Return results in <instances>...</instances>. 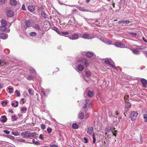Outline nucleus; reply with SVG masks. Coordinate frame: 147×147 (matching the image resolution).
<instances>
[{
    "instance_id": "nucleus-64",
    "label": "nucleus",
    "mask_w": 147,
    "mask_h": 147,
    "mask_svg": "<svg viewBox=\"0 0 147 147\" xmlns=\"http://www.w3.org/2000/svg\"><path fill=\"white\" fill-rule=\"evenodd\" d=\"M50 147H57V146L55 145H53L51 146Z\"/></svg>"
},
{
    "instance_id": "nucleus-1",
    "label": "nucleus",
    "mask_w": 147,
    "mask_h": 147,
    "mask_svg": "<svg viewBox=\"0 0 147 147\" xmlns=\"http://www.w3.org/2000/svg\"><path fill=\"white\" fill-rule=\"evenodd\" d=\"M21 135L24 136L23 138H27L29 137H33L36 136L35 133H31L29 131H26L21 133Z\"/></svg>"
},
{
    "instance_id": "nucleus-35",
    "label": "nucleus",
    "mask_w": 147,
    "mask_h": 147,
    "mask_svg": "<svg viewBox=\"0 0 147 147\" xmlns=\"http://www.w3.org/2000/svg\"><path fill=\"white\" fill-rule=\"evenodd\" d=\"M105 42L107 44L111 45L112 44V42L110 40H105Z\"/></svg>"
},
{
    "instance_id": "nucleus-19",
    "label": "nucleus",
    "mask_w": 147,
    "mask_h": 147,
    "mask_svg": "<svg viewBox=\"0 0 147 147\" xmlns=\"http://www.w3.org/2000/svg\"><path fill=\"white\" fill-rule=\"evenodd\" d=\"M10 3L12 5H15L17 4V1L16 0H10Z\"/></svg>"
},
{
    "instance_id": "nucleus-15",
    "label": "nucleus",
    "mask_w": 147,
    "mask_h": 147,
    "mask_svg": "<svg viewBox=\"0 0 147 147\" xmlns=\"http://www.w3.org/2000/svg\"><path fill=\"white\" fill-rule=\"evenodd\" d=\"M141 82L143 86L145 88H146V85L147 84V81L144 79H142L141 80Z\"/></svg>"
},
{
    "instance_id": "nucleus-5",
    "label": "nucleus",
    "mask_w": 147,
    "mask_h": 147,
    "mask_svg": "<svg viewBox=\"0 0 147 147\" xmlns=\"http://www.w3.org/2000/svg\"><path fill=\"white\" fill-rule=\"evenodd\" d=\"M126 96H125L124 97V99L125 100V101L126 102H127V103H126V104L125 106V109H127L131 106V105H130V103L129 102H127L128 100H127V98H126L127 97H129V95H126Z\"/></svg>"
},
{
    "instance_id": "nucleus-9",
    "label": "nucleus",
    "mask_w": 147,
    "mask_h": 147,
    "mask_svg": "<svg viewBox=\"0 0 147 147\" xmlns=\"http://www.w3.org/2000/svg\"><path fill=\"white\" fill-rule=\"evenodd\" d=\"M31 26V24L30 21L27 20L25 22V25L24 26V27L25 29H26L27 28Z\"/></svg>"
},
{
    "instance_id": "nucleus-14",
    "label": "nucleus",
    "mask_w": 147,
    "mask_h": 147,
    "mask_svg": "<svg viewBox=\"0 0 147 147\" xmlns=\"http://www.w3.org/2000/svg\"><path fill=\"white\" fill-rule=\"evenodd\" d=\"M33 27L34 28H35L38 31H40L41 30L39 25L38 24H35L33 26Z\"/></svg>"
},
{
    "instance_id": "nucleus-21",
    "label": "nucleus",
    "mask_w": 147,
    "mask_h": 147,
    "mask_svg": "<svg viewBox=\"0 0 147 147\" xmlns=\"http://www.w3.org/2000/svg\"><path fill=\"white\" fill-rule=\"evenodd\" d=\"M94 95V93L93 92L89 91L88 93V96L90 98L92 97Z\"/></svg>"
},
{
    "instance_id": "nucleus-27",
    "label": "nucleus",
    "mask_w": 147,
    "mask_h": 147,
    "mask_svg": "<svg viewBox=\"0 0 147 147\" xmlns=\"http://www.w3.org/2000/svg\"><path fill=\"white\" fill-rule=\"evenodd\" d=\"M27 110L26 107H23L21 108V112L23 113H25Z\"/></svg>"
},
{
    "instance_id": "nucleus-28",
    "label": "nucleus",
    "mask_w": 147,
    "mask_h": 147,
    "mask_svg": "<svg viewBox=\"0 0 147 147\" xmlns=\"http://www.w3.org/2000/svg\"><path fill=\"white\" fill-rule=\"evenodd\" d=\"M42 16L44 18H46L47 17V16L46 14V13L44 11H42L41 13Z\"/></svg>"
},
{
    "instance_id": "nucleus-60",
    "label": "nucleus",
    "mask_w": 147,
    "mask_h": 147,
    "mask_svg": "<svg viewBox=\"0 0 147 147\" xmlns=\"http://www.w3.org/2000/svg\"><path fill=\"white\" fill-rule=\"evenodd\" d=\"M143 54L146 56L147 58V51H144L143 52Z\"/></svg>"
},
{
    "instance_id": "nucleus-43",
    "label": "nucleus",
    "mask_w": 147,
    "mask_h": 147,
    "mask_svg": "<svg viewBox=\"0 0 147 147\" xmlns=\"http://www.w3.org/2000/svg\"><path fill=\"white\" fill-rule=\"evenodd\" d=\"M47 131L48 133L50 134L52 131V129L50 127H48L47 129Z\"/></svg>"
},
{
    "instance_id": "nucleus-8",
    "label": "nucleus",
    "mask_w": 147,
    "mask_h": 147,
    "mask_svg": "<svg viewBox=\"0 0 147 147\" xmlns=\"http://www.w3.org/2000/svg\"><path fill=\"white\" fill-rule=\"evenodd\" d=\"M8 36V35L7 34L4 33L3 32L1 33L0 34V37L3 39H5L7 38Z\"/></svg>"
},
{
    "instance_id": "nucleus-37",
    "label": "nucleus",
    "mask_w": 147,
    "mask_h": 147,
    "mask_svg": "<svg viewBox=\"0 0 147 147\" xmlns=\"http://www.w3.org/2000/svg\"><path fill=\"white\" fill-rule=\"evenodd\" d=\"M72 127L73 128L76 129L78 128V125L76 123H74L72 125Z\"/></svg>"
},
{
    "instance_id": "nucleus-18",
    "label": "nucleus",
    "mask_w": 147,
    "mask_h": 147,
    "mask_svg": "<svg viewBox=\"0 0 147 147\" xmlns=\"http://www.w3.org/2000/svg\"><path fill=\"white\" fill-rule=\"evenodd\" d=\"M7 28L6 26L3 25L1 26L0 27V30L2 32H4L6 30Z\"/></svg>"
},
{
    "instance_id": "nucleus-57",
    "label": "nucleus",
    "mask_w": 147,
    "mask_h": 147,
    "mask_svg": "<svg viewBox=\"0 0 147 147\" xmlns=\"http://www.w3.org/2000/svg\"><path fill=\"white\" fill-rule=\"evenodd\" d=\"M39 138L41 140H43L44 138L42 134H40V135Z\"/></svg>"
},
{
    "instance_id": "nucleus-29",
    "label": "nucleus",
    "mask_w": 147,
    "mask_h": 147,
    "mask_svg": "<svg viewBox=\"0 0 147 147\" xmlns=\"http://www.w3.org/2000/svg\"><path fill=\"white\" fill-rule=\"evenodd\" d=\"M86 59L83 58H81L79 59V62L81 63H84L86 62Z\"/></svg>"
},
{
    "instance_id": "nucleus-31",
    "label": "nucleus",
    "mask_w": 147,
    "mask_h": 147,
    "mask_svg": "<svg viewBox=\"0 0 147 147\" xmlns=\"http://www.w3.org/2000/svg\"><path fill=\"white\" fill-rule=\"evenodd\" d=\"M33 77L32 76H28L27 77V79L28 80H32L33 79Z\"/></svg>"
},
{
    "instance_id": "nucleus-54",
    "label": "nucleus",
    "mask_w": 147,
    "mask_h": 147,
    "mask_svg": "<svg viewBox=\"0 0 147 147\" xmlns=\"http://www.w3.org/2000/svg\"><path fill=\"white\" fill-rule=\"evenodd\" d=\"M3 132L7 134H9L10 133V131H9L5 130L3 131Z\"/></svg>"
},
{
    "instance_id": "nucleus-59",
    "label": "nucleus",
    "mask_w": 147,
    "mask_h": 147,
    "mask_svg": "<svg viewBox=\"0 0 147 147\" xmlns=\"http://www.w3.org/2000/svg\"><path fill=\"white\" fill-rule=\"evenodd\" d=\"M130 34L134 36H136L137 35L136 33L135 32H131L130 33Z\"/></svg>"
},
{
    "instance_id": "nucleus-30",
    "label": "nucleus",
    "mask_w": 147,
    "mask_h": 147,
    "mask_svg": "<svg viewBox=\"0 0 147 147\" xmlns=\"http://www.w3.org/2000/svg\"><path fill=\"white\" fill-rule=\"evenodd\" d=\"M5 136L7 138L11 139V140L14 139V137L10 135H5Z\"/></svg>"
},
{
    "instance_id": "nucleus-52",
    "label": "nucleus",
    "mask_w": 147,
    "mask_h": 147,
    "mask_svg": "<svg viewBox=\"0 0 147 147\" xmlns=\"http://www.w3.org/2000/svg\"><path fill=\"white\" fill-rule=\"evenodd\" d=\"M84 140L85 143H87L88 142V140L85 137L84 138Z\"/></svg>"
},
{
    "instance_id": "nucleus-33",
    "label": "nucleus",
    "mask_w": 147,
    "mask_h": 147,
    "mask_svg": "<svg viewBox=\"0 0 147 147\" xmlns=\"http://www.w3.org/2000/svg\"><path fill=\"white\" fill-rule=\"evenodd\" d=\"M74 20H75L74 18V17L72 18H71L70 20L69 21L68 23L70 24H71L72 23H74V22H72V21H74Z\"/></svg>"
},
{
    "instance_id": "nucleus-2",
    "label": "nucleus",
    "mask_w": 147,
    "mask_h": 147,
    "mask_svg": "<svg viewBox=\"0 0 147 147\" xmlns=\"http://www.w3.org/2000/svg\"><path fill=\"white\" fill-rule=\"evenodd\" d=\"M5 12L7 16L9 17H11L14 15V12L10 8H7L5 9Z\"/></svg>"
},
{
    "instance_id": "nucleus-45",
    "label": "nucleus",
    "mask_w": 147,
    "mask_h": 147,
    "mask_svg": "<svg viewBox=\"0 0 147 147\" xmlns=\"http://www.w3.org/2000/svg\"><path fill=\"white\" fill-rule=\"evenodd\" d=\"M12 133H13V135H14V136H18L19 135V133L17 131H16L15 132H12Z\"/></svg>"
},
{
    "instance_id": "nucleus-13",
    "label": "nucleus",
    "mask_w": 147,
    "mask_h": 147,
    "mask_svg": "<svg viewBox=\"0 0 147 147\" xmlns=\"http://www.w3.org/2000/svg\"><path fill=\"white\" fill-rule=\"evenodd\" d=\"M0 121L2 123L5 122L7 121V118L5 115L2 116L0 118Z\"/></svg>"
},
{
    "instance_id": "nucleus-61",
    "label": "nucleus",
    "mask_w": 147,
    "mask_h": 147,
    "mask_svg": "<svg viewBox=\"0 0 147 147\" xmlns=\"http://www.w3.org/2000/svg\"><path fill=\"white\" fill-rule=\"evenodd\" d=\"M16 104L14 105V107H17L18 106V101H16Z\"/></svg>"
},
{
    "instance_id": "nucleus-32",
    "label": "nucleus",
    "mask_w": 147,
    "mask_h": 147,
    "mask_svg": "<svg viewBox=\"0 0 147 147\" xmlns=\"http://www.w3.org/2000/svg\"><path fill=\"white\" fill-rule=\"evenodd\" d=\"M15 95L17 97L20 96V93L18 90H16L15 92Z\"/></svg>"
},
{
    "instance_id": "nucleus-41",
    "label": "nucleus",
    "mask_w": 147,
    "mask_h": 147,
    "mask_svg": "<svg viewBox=\"0 0 147 147\" xmlns=\"http://www.w3.org/2000/svg\"><path fill=\"white\" fill-rule=\"evenodd\" d=\"M8 89L9 90V92L10 93H11L13 92V89L12 88H8Z\"/></svg>"
},
{
    "instance_id": "nucleus-58",
    "label": "nucleus",
    "mask_w": 147,
    "mask_h": 147,
    "mask_svg": "<svg viewBox=\"0 0 147 147\" xmlns=\"http://www.w3.org/2000/svg\"><path fill=\"white\" fill-rule=\"evenodd\" d=\"M54 30L56 31V32H57L58 33V32H59V31H58V28L55 27L54 28Z\"/></svg>"
},
{
    "instance_id": "nucleus-34",
    "label": "nucleus",
    "mask_w": 147,
    "mask_h": 147,
    "mask_svg": "<svg viewBox=\"0 0 147 147\" xmlns=\"http://www.w3.org/2000/svg\"><path fill=\"white\" fill-rule=\"evenodd\" d=\"M86 74L88 77L90 76L91 75V72L89 71H87L86 72Z\"/></svg>"
},
{
    "instance_id": "nucleus-3",
    "label": "nucleus",
    "mask_w": 147,
    "mask_h": 147,
    "mask_svg": "<svg viewBox=\"0 0 147 147\" xmlns=\"http://www.w3.org/2000/svg\"><path fill=\"white\" fill-rule=\"evenodd\" d=\"M105 63L111 66L112 67H113L114 68V69H117L116 67L114 65H113V60H112L111 59H107L105 60Z\"/></svg>"
},
{
    "instance_id": "nucleus-50",
    "label": "nucleus",
    "mask_w": 147,
    "mask_h": 147,
    "mask_svg": "<svg viewBox=\"0 0 147 147\" xmlns=\"http://www.w3.org/2000/svg\"><path fill=\"white\" fill-rule=\"evenodd\" d=\"M88 105V102H86L85 104H84V106L83 107V108L84 109H86Z\"/></svg>"
},
{
    "instance_id": "nucleus-51",
    "label": "nucleus",
    "mask_w": 147,
    "mask_h": 147,
    "mask_svg": "<svg viewBox=\"0 0 147 147\" xmlns=\"http://www.w3.org/2000/svg\"><path fill=\"white\" fill-rule=\"evenodd\" d=\"M22 10H26V8L24 4L22 5Z\"/></svg>"
},
{
    "instance_id": "nucleus-11",
    "label": "nucleus",
    "mask_w": 147,
    "mask_h": 147,
    "mask_svg": "<svg viewBox=\"0 0 147 147\" xmlns=\"http://www.w3.org/2000/svg\"><path fill=\"white\" fill-rule=\"evenodd\" d=\"M35 7L33 5H30L28 6V9L30 12H32L35 10Z\"/></svg>"
},
{
    "instance_id": "nucleus-24",
    "label": "nucleus",
    "mask_w": 147,
    "mask_h": 147,
    "mask_svg": "<svg viewBox=\"0 0 147 147\" xmlns=\"http://www.w3.org/2000/svg\"><path fill=\"white\" fill-rule=\"evenodd\" d=\"M7 63L3 60H0V67L6 64Z\"/></svg>"
},
{
    "instance_id": "nucleus-55",
    "label": "nucleus",
    "mask_w": 147,
    "mask_h": 147,
    "mask_svg": "<svg viewBox=\"0 0 147 147\" xmlns=\"http://www.w3.org/2000/svg\"><path fill=\"white\" fill-rule=\"evenodd\" d=\"M18 140L20 142H24L25 141V140L23 139H18Z\"/></svg>"
},
{
    "instance_id": "nucleus-22",
    "label": "nucleus",
    "mask_w": 147,
    "mask_h": 147,
    "mask_svg": "<svg viewBox=\"0 0 147 147\" xmlns=\"http://www.w3.org/2000/svg\"><path fill=\"white\" fill-rule=\"evenodd\" d=\"M1 26L3 25L4 26H6V22L4 19H2L1 21Z\"/></svg>"
},
{
    "instance_id": "nucleus-7",
    "label": "nucleus",
    "mask_w": 147,
    "mask_h": 147,
    "mask_svg": "<svg viewBox=\"0 0 147 147\" xmlns=\"http://www.w3.org/2000/svg\"><path fill=\"white\" fill-rule=\"evenodd\" d=\"M80 37L85 39H89L92 38L90 36V35L88 34H81Z\"/></svg>"
},
{
    "instance_id": "nucleus-48",
    "label": "nucleus",
    "mask_w": 147,
    "mask_h": 147,
    "mask_svg": "<svg viewBox=\"0 0 147 147\" xmlns=\"http://www.w3.org/2000/svg\"><path fill=\"white\" fill-rule=\"evenodd\" d=\"M28 91L29 94L30 95H33V93L32 91L30 89H29L28 90Z\"/></svg>"
},
{
    "instance_id": "nucleus-10",
    "label": "nucleus",
    "mask_w": 147,
    "mask_h": 147,
    "mask_svg": "<svg viewBox=\"0 0 147 147\" xmlns=\"http://www.w3.org/2000/svg\"><path fill=\"white\" fill-rule=\"evenodd\" d=\"M94 132V128L93 127H88L87 132L88 134L91 135Z\"/></svg>"
},
{
    "instance_id": "nucleus-62",
    "label": "nucleus",
    "mask_w": 147,
    "mask_h": 147,
    "mask_svg": "<svg viewBox=\"0 0 147 147\" xmlns=\"http://www.w3.org/2000/svg\"><path fill=\"white\" fill-rule=\"evenodd\" d=\"M143 40L145 42H147V40L145 39V38L144 37L142 38Z\"/></svg>"
},
{
    "instance_id": "nucleus-53",
    "label": "nucleus",
    "mask_w": 147,
    "mask_h": 147,
    "mask_svg": "<svg viewBox=\"0 0 147 147\" xmlns=\"http://www.w3.org/2000/svg\"><path fill=\"white\" fill-rule=\"evenodd\" d=\"M5 2V0H0V5L4 4Z\"/></svg>"
},
{
    "instance_id": "nucleus-40",
    "label": "nucleus",
    "mask_w": 147,
    "mask_h": 147,
    "mask_svg": "<svg viewBox=\"0 0 147 147\" xmlns=\"http://www.w3.org/2000/svg\"><path fill=\"white\" fill-rule=\"evenodd\" d=\"M130 22V21L128 20H123V23H125L126 24H128Z\"/></svg>"
},
{
    "instance_id": "nucleus-4",
    "label": "nucleus",
    "mask_w": 147,
    "mask_h": 147,
    "mask_svg": "<svg viewBox=\"0 0 147 147\" xmlns=\"http://www.w3.org/2000/svg\"><path fill=\"white\" fill-rule=\"evenodd\" d=\"M138 113L136 112L133 111L131 114V118L132 121L135 120L138 115Z\"/></svg>"
},
{
    "instance_id": "nucleus-25",
    "label": "nucleus",
    "mask_w": 147,
    "mask_h": 147,
    "mask_svg": "<svg viewBox=\"0 0 147 147\" xmlns=\"http://www.w3.org/2000/svg\"><path fill=\"white\" fill-rule=\"evenodd\" d=\"M58 34L60 35L64 36V35H67L69 34V33L67 32H59Z\"/></svg>"
},
{
    "instance_id": "nucleus-26",
    "label": "nucleus",
    "mask_w": 147,
    "mask_h": 147,
    "mask_svg": "<svg viewBox=\"0 0 147 147\" xmlns=\"http://www.w3.org/2000/svg\"><path fill=\"white\" fill-rule=\"evenodd\" d=\"M30 72L31 73H34V75L36 74V73L35 70L33 68H31L29 69Z\"/></svg>"
},
{
    "instance_id": "nucleus-44",
    "label": "nucleus",
    "mask_w": 147,
    "mask_h": 147,
    "mask_svg": "<svg viewBox=\"0 0 147 147\" xmlns=\"http://www.w3.org/2000/svg\"><path fill=\"white\" fill-rule=\"evenodd\" d=\"M93 142L94 143H95L96 142V139L95 137V135L94 133L93 134Z\"/></svg>"
},
{
    "instance_id": "nucleus-38",
    "label": "nucleus",
    "mask_w": 147,
    "mask_h": 147,
    "mask_svg": "<svg viewBox=\"0 0 147 147\" xmlns=\"http://www.w3.org/2000/svg\"><path fill=\"white\" fill-rule=\"evenodd\" d=\"M144 118L145 119L144 122H147V114H144Z\"/></svg>"
},
{
    "instance_id": "nucleus-20",
    "label": "nucleus",
    "mask_w": 147,
    "mask_h": 147,
    "mask_svg": "<svg viewBox=\"0 0 147 147\" xmlns=\"http://www.w3.org/2000/svg\"><path fill=\"white\" fill-rule=\"evenodd\" d=\"M84 69L83 66L81 64L78 65V69L80 71H82Z\"/></svg>"
},
{
    "instance_id": "nucleus-6",
    "label": "nucleus",
    "mask_w": 147,
    "mask_h": 147,
    "mask_svg": "<svg viewBox=\"0 0 147 147\" xmlns=\"http://www.w3.org/2000/svg\"><path fill=\"white\" fill-rule=\"evenodd\" d=\"M115 45L116 47L120 48L125 47V45L124 43L121 42H116Z\"/></svg>"
},
{
    "instance_id": "nucleus-39",
    "label": "nucleus",
    "mask_w": 147,
    "mask_h": 147,
    "mask_svg": "<svg viewBox=\"0 0 147 147\" xmlns=\"http://www.w3.org/2000/svg\"><path fill=\"white\" fill-rule=\"evenodd\" d=\"M32 142H33L36 144L37 145H39V142L37 141H36L34 139H33L32 140Z\"/></svg>"
},
{
    "instance_id": "nucleus-42",
    "label": "nucleus",
    "mask_w": 147,
    "mask_h": 147,
    "mask_svg": "<svg viewBox=\"0 0 147 147\" xmlns=\"http://www.w3.org/2000/svg\"><path fill=\"white\" fill-rule=\"evenodd\" d=\"M115 129V127H110V129H109V131H108V132L111 131H113V130H114Z\"/></svg>"
},
{
    "instance_id": "nucleus-56",
    "label": "nucleus",
    "mask_w": 147,
    "mask_h": 147,
    "mask_svg": "<svg viewBox=\"0 0 147 147\" xmlns=\"http://www.w3.org/2000/svg\"><path fill=\"white\" fill-rule=\"evenodd\" d=\"M12 119L14 121H16L17 120V118L16 116L14 115L12 116Z\"/></svg>"
},
{
    "instance_id": "nucleus-47",
    "label": "nucleus",
    "mask_w": 147,
    "mask_h": 147,
    "mask_svg": "<svg viewBox=\"0 0 147 147\" xmlns=\"http://www.w3.org/2000/svg\"><path fill=\"white\" fill-rule=\"evenodd\" d=\"M7 101H3L2 102V104L3 105H5L7 103Z\"/></svg>"
},
{
    "instance_id": "nucleus-49",
    "label": "nucleus",
    "mask_w": 147,
    "mask_h": 147,
    "mask_svg": "<svg viewBox=\"0 0 147 147\" xmlns=\"http://www.w3.org/2000/svg\"><path fill=\"white\" fill-rule=\"evenodd\" d=\"M40 90H41L43 94L45 96L46 95H45V92L44 91V89L43 88H41L40 89Z\"/></svg>"
},
{
    "instance_id": "nucleus-23",
    "label": "nucleus",
    "mask_w": 147,
    "mask_h": 147,
    "mask_svg": "<svg viewBox=\"0 0 147 147\" xmlns=\"http://www.w3.org/2000/svg\"><path fill=\"white\" fill-rule=\"evenodd\" d=\"M133 52L135 54L138 55L140 53V51L138 50L134 49L133 50Z\"/></svg>"
},
{
    "instance_id": "nucleus-36",
    "label": "nucleus",
    "mask_w": 147,
    "mask_h": 147,
    "mask_svg": "<svg viewBox=\"0 0 147 147\" xmlns=\"http://www.w3.org/2000/svg\"><path fill=\"white\" fill-rule=\"evenodd\" d=\"M36 32H31L30 33V35L31 36H35L36 35Z\"/></svg>"
},
{
    "instance_id": "nucleus-12",
    "label": "nucleus",
    "mask_w": 147,
    "mask_h": 147,
    "mask_svg": "<svg viewBox=\"0 0 147 147\" xmlns=\"http://www.w3.org/2000/svg\"><path fill=\"white\" fill-rule=\"evenodd\" d=\"M79 35L78 34H73L71 38H69L71 40H76L78 38Z\"/></svg>"
},
{
    "instance_id": "nucleus-46",
    "label": "nucleus",
    "mask_w": 147,
    "mask_h": 147,
    "mask_svg": "<svg viewBox=\"0 0 147 147\" xmlns=\"http://www.w3.org/2000/svg\"><path fill=\"white\" fill-rule=\"evenodd\" d=\"M45 128H46V126L45 125H44L43 124L41 125V128L42 129L44 130L45 129Z\"/></svg>"
},
{
    "instance_id": "nucleus-16",
    "label": "nucleus",
    "mask_w": 147,
    "mask_h": 147,
    "mask_svg": "<svg viewBox=\"0 0 147 147\" xmlns=\"http://www.w3.org/2000/svg\"><path fill=\"white\" fill-rule=\"evenodd\" d=\"M79 118L80 119H82L84 117V114L82 112L80 111L78 115Z\"/></svg>"
},
{
    "instance_id": "nucleus-17",
    "label": "nucleus",
    "mask_w": 147,
    "mask_h": 147,
    "mask_svg": "<svg viewBox=\"0 0 147 147\" xmlns=\"http://www.w3.org/2000/svg\"><path fill=\"white\" fill-rule=\"evenodd\" d=\"M93 55V52H88L86 54V56L88 57H92Z\"/></svg>"
},
{
    "instance_id": "nucleus-63",
    "label": "nucleus",
    "mask_w": 147,
    "mask_h": 147,
    "mask_svg": "<svg viewBox=\"0 0 147 147\" xmlns=\"http://www.w3.org/2000/svg\"><path fill=\"white\" fill-rule=\"evenodd\" d=\"M24 98H22L21 99V100L23 102H22L23 104H24L25 103V102L24 101Z\"/></svg>"
}]
</instances>
